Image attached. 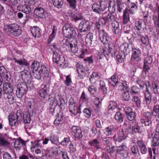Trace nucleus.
I'll use <instances>...</instances> for the list:
<instances>
[{
	"instance_id": "obj_32",
	"label": "nucleus",
	"mask_w": 159,
	"mask_h": 159,
	"mask_svg": "<svg viewBox=\"0 0 159 159\" xmlns=\"http://www.w3.org/2000/svg\"><path fill=\"white\" fill-rule=\"evenodd\" d=\"M140 148L141 152L143 154H145L147 152V149L145 145L141 140H139L137 142Z\"/></svg>"
},
{
	"instance_id": "obj_47",
	"label": "nucleus",
	"mask_w": 159,
	"mask_h": 159,
	"mask_svg": "<svg viewBox=\"0 0 159 159\" xmlns=\"http://www.w3.org/2000/svg\"><path fill=\"white\" fill-rule=\"evenodd\" d=\"M6 101L10 104H13L14 102V99L12 94H7L6 97Z\"/></svg>"
},
{
	"instance_id": "obj_53",
	"label": "nucleus",
	"mask_w": 159,
	"mask_h": 159,
	"mask_svg": "<svg viewBox=\"0 0 159 159\" xmlns=\"http://www.w3.org/2000/svg\"><path fill=\"white\" fill-rule=\"evenodd\" d=\"M72 83L70 75H68L66 77V80L65 81L64 83L67 86L70 85Z\"/></svg>"
},
{
	"instance_id": "obj_37",
	"label": "nucleus",
	"mask_w": 159,
	"mask_h": 159,
	"mask_svg": "<svg viewBox=\"0 0 159 159\" xmlns=\"http://www.w3.org/2000/svg\"><path fill=\"white\" fill-rule=\"evenodd\" d=\"M109 4V2L107 0H101L100 2V7L101 11L105 10Z\"/></svg>"
},
{
	"instance_id": "obj_39",
	"label": "nucleus",
	"mask_w": 159,
	"mask_h": 159,
	"mask_svg": "<svg viewBox=\"0 0 159 159\" xmlns=\"http://www.w3.org/2000/svg\"><path fill=\"white\" fill-rule=\"evenodd\" d=\"M14 60L16 62L20 65H25L27 66L29 65V63L25 59H19L14 58Z\"/></svg>"
},
{
	"instance_id": "obj_50",
	"label": "nucleus",
	"mask_w": 159,
	"mask_h": 159,
	"mask_svg": "<svg viewBox=\"0 0 159 159\" xmlns=\"http://www.w3.org/2000/svg\"><path fill=\"white\" fill-rule=\"evenodd\" d=\"M92 8L94 11L97 13H99L100 11H101L100 5H99L97 4H93L92 6Z\"/></svg>"
},
{
	"instance_id": "obj_59",
	"label": "nucleus",
	"mask_w": 159,
	"mask_h": 159,
	"mask_svg": "<svg viewBox=\"0 0 159 159\" xmlns=\"http://www.w3.org/2000/svg\"><path fill=\"white\" fill-rule=\"evenodd\" d=\"M159 114V105H156L154 106L152 114L155 116H156L157 114Z\"/></svg>"
},
{
	"instance_id": "obj_20",
	"label": "nucleus",
	"mask_w": 159,
	"mask_h": 159,
	"mask_svg": "<svg viewBox=\"0 0 159 159\" xmlns=\"http://www.w3.org/2000/svg\"><path fill=\"white\" fill-rule=\"evenodd\" d=\"M49 91L48 86L47 85H43L41 86V89L39 90V93L42 97L44 98Z\"/></svg>"
},
{
	"instance_id": "obj_19",
	"label": "nucleus",
	"mask_w": 159,
	"mask_h": 159,
	"mask_svg": "<svg viewBox=\"0 0 159 159\" xmlns=\"http://www.w3.org/2000/svg\"><path fill=\"white\" fill-rule=\"evenodd\" d=\"M3 90L6 94L11 93L13 90V87L9 83H5L3 85Z\"/></svg>"
},
{
	"instance_id": "obj_55",
	"label": "nucleus",
	"mask_w": 159,
	"mask_h": 159,
	"mask_svg": "<svg viewBox=\"0 0 159 159\" xmlns=\"http://www.w3.org/2000/svg\"><path fill=\"white\" fill-rule=\"evenodd\" d=\"M152 145L156 146L159 144V138L154 136L152 142Z\"/></svg>"
},
{
	"instance_id": "obj_29",
	"label": "nucleus",
	"mask_w": 159,
	"mask_h": 159,
	"mask_svg": "<svg viewBox=\"0 0 159 159\" xmlns=\"http://www.w3.org/2000/svg\"><path fill=\"white\" fill-rule=\"evenodd\" d=\"M118 77L116 75H113L111 78L108 80L109 84L112 86H115L118 83Z\"/></svg>"
},
{
	"instance_id": "obj_28",
	"label": "nucleus",
	"mask_w": 159,
	"mask_h": 159,
	"mask_svg": "<svg viewBox=\"0 0 159 159\" xmlns=\"http://www.w3.org/2000/svg\"><path fill=\"white\" fill-rule=\"evenodd\" d=\"M35 12L36 15L41 18H46V12L41 7L39 8L35 9Z\"/></svg>"
},
{
	"instance_id": "obj_41",
	"label": "nucleus",
	"mask_w": 159,
	"mask_h": 159,
	"mask_svg": "<svg viewBox=\"0 0 159 159\" xmlns=\"http://www.w3.org/2000/svg\"><path fill=\"white\" fill-rule=\"evenodd\" d=\"M53 5L56 7L61 8L63 3V0H53Z\"/></svg>"
},
{
	"instance_id": "obj_6",
	"label": "nucleus",
	"mask_w": 159,
	"mask_h": 159,
	"mask_svg": "<svg viewBox=\"0 0 159 159\" xmlns=\"http://www.w3.org/2000/svg\"><path fill=\"white\" fill-rule=\"evenodd\" d=\"M41 140H38L35 141L34 142H31L32 145L30 148L31 151L34 152H35L36 154H40L41 152V149L43 148V146L39 143Z\"/></svg>"
},
{
	"instance_id": "obj_11",
	"label": "nucleus",
	"mask_w": 159,
	"mask_h": 159,
	"mask_svg": "<svg viewBox=\"0 0 159 159\" xmlns=\"http://www.w3.org/2000/svg\"><path fill=\"white\" fill-rule=\"evenodd\" d=\"M145 85L146 86V91L144 93L145 102L147 104H149L151 101L150 94L149 92L150 88V84L148 81L145 82Z\"/></svg>"
},
{
	"instance_id": "obj_63",
	"label": "nucleus",
	"mask_w": 159,
	"mask_h": 159,
	"mask_svg": "<svg viewBox=\"0 0 159 159\" xmlns=\"http://www.w3.org/2000/svg\"><path fill=\"white\" fill-rule=\"evenodd\" d=\"M150 89L152 90L154 93H158L157 86L154 82L152 83V87H151Z\"/></svg>"
},
{
	"instance_id": "obj_22",
	"label": "nucleus",
	"mask_w": 159,
	"mask_h": 159,
	"mask_svg": "<svg viewBox=\"0 0 159 159\" xmlns=\"http://www.w3.org/2000/svg\"><path fill=\"white\" fill-rule=\"evenodd\" d=\"M114 52V50L110 47H109V49L107 48H104L101 50V53L104 54L107 59H108L109 55L112 54Z\"/></svg>"
},
{
	"instance_id": "obj_30",
	"label": "nucleus",
	"mask_w": 159,
	"mask_h": 159,
	"mask_svg": "<svg viewBox=\"0 0 159 159\" xmlns=\"http://www.w3.org/2000/svg\"><path fill=\"white\" fill-rule=\"evenodd\" d=\"M103 19L106 22H110L114 20V16L111 13H106L103 15Z\"/></svg>"
},
{
	"instance_id": "obj_1",
	"label": "nucleus",
	"mask_w": 159,
	"mask_h": 159,
	"mask_svg": "<svg viewBox=\"0 0 159 159\" xmlns=\"http://www.w3.org/2000/svg\"><path fill=\"white\" fill-rule=\"evenodd\" d=\"M49 49L53 52V61L56 63L58 66H61L63 67H65L67 66L66 61H65V58L61 56L58 53V50L54 45H51Z\"/></svg>"
},
{
	"instance_id": "obj_61",
	"label": "nucleus",
	"mask_w": 159,
	"mask_h": 159,
	"mask_svg": "<svg viewBox=\"0 0 159 159\" xmlns=\"http://www.w3.org/2000/svg\"><path fill=\"white\" fill-rule=\"evenodd\" d=\"M125 132L126 133H127V134H128L129 133H133V129L132 128L131 126L130 125H128V126L126 128V129L125 130Z\"/></svg>"
},
{
	"instance_id": "obj_7",
	"label": "nucleus",
	"mask_w": 159,
	"mask_h": 159,
	"mask_svg": "<svg viewBox=\"0 0 159 159\" xmlns=\"http://www.w3.org/2000/svg\"><path fill=\"white\" fill-rule=\"evenodd\" d=\"M77 42H76L75 43L72 42H70L68 41H66L64 44L65 48L67 47L69 51L70 52L75 53L78 50V47L77 45Z\"/></svg>"
},
{
	"instance_id": "obj_21",
	"label": "nucleus",
	"mask_w": 159,
	"mask_h": 159,
	"mask_svg": "<svg viewBox=\"0 0 159 159\" xmlns=\"http://www.w3.org/2000/svg\"><path fill=\"white\" fill-rule=\"evenodd\" d=\"M69 108L70 112L74 116H76L81 112L80 109L78 106V104L70 106V107H69Z\"/></svg>"
},
{
	"instance_id": "obj_12",
	"label": "nucleus",
	"mask_w": 159,
	"mask_h": 159,
	"mask_svg": "<svg viewBox=\"0 0 159 159\" xmlns=\"http://www.w3.org/2000/svg\"><path fill=\"white\" fill-rule=\"evenodd\" d=\"M72 134L77 139H81L82 137V131L78 126H73L71 129Z\"/></svg>"
},
{
	"instance_id": "obj_46",
	"label": "nucleus",
	"mask_w": 159,
	"mask_h": 159,
	"mask_svg": "<svg viewBox=\"0 0 159 159\" xmlns=\"http://www.w3.org/2000/svg\"><path fill=\"white\" fill-rule=\"evenodd\" d=\"M115 118L118 122H122L123 118L122 114L120 112H117L115 115Z\"/></svg>"
},
{
	"instance_id": "obj_18",
	"label": "nucleus",
	"mask_w": 159,
	"mask_h": 159,
	"mask_svg": "<svg viewBox=\"0 0 159 159\" xmlns=\"http://www.w3.org/2000/svg\"><path fill=\"white\" fill-rule=\"evenodd\" d=\"M99 37L101 41L104 43H106L110 40V38L106 33L103 30L99 32Z\"/></svg>"
},
{
	"instance_id": "obj_35",
	"label": "nucleus",
	"mask_w": 159,
	"mask_h": 159,
	"mask_svg": "<svg viewBox=\"0 0 159 159\" xmlns=\"http://www.w3.org/2000/svg\"><path fill=\"white\" fill-rule=\"evenodd\" d=\"M89 144L91 146L95 147L97 149H99L100 147L99 145L100 142L97 139H95L90 141L89 142Z\"/></svg>"
},
{
	"instance_id": "obj_54",
	"label": "nucleus",
	"mask_w": 159,
	"mask_h": 159,
	"mask_svg": "<svg viewBox=\"0 0 159 159\" xmlns=\"http://www.w3.org/2000/svg\"><path fill=\"white\" fill-rule=\"evenodd\" d=\"M126 116L128 119L132 121L133 120L135 117V114L134 113L133 111L130 112L129 114H126Z\"/></svg>"
},
{
	"instance_id": "obj_44",
	"label": "nucleus",
	"mask_w": 159,
	"mask_h": 159,
	"mask_svg": "<svg viewBox=\"0 0 159 159\" xmlns=\"http://www.w3.org/2000/svg\"><path fill=\"white\" fill-rule=\"evenodd\" d=\"M22 145L23 144L21 140H17L15 142L14 147L16 150H18L21 148Z\"/></svg>"
},
{
	"instance_id": "obj_58",
	"label": "nucleus",
	"mask_w": 159,
	"mask_h": 159,
	"mask_svg": "<svg viewBox=\"0 0 159 159\" xmlns=\"http://www.w3.org/2000/svg\"><path fill=\"white\" fill-rule=\"evenodd\" d=\"M94 102L97 107H100L101 106L102 100H100L98 98H96L94 100Z\"/></svg>"
},
{
	"instance_id": "obj_2",
	"label": "nucleus",
	"mask_w": 159,
	"mask_h": 159,
	"mask_svg": "<svg viewBox=\"0 0 159 159\" xmlns=\"http://www.w3.org/2000/svg\"><path fill=\"white\" fill-rule=\"evenodd\" d=\"M62 33L65 37L69 39H75L77 36L75 29L68 24H66L63 26Z\"/></svg>"
},
{
	"instance_id": "obj_43",
	"label": "nucleus",
	"mask_w": 159,
	"mask_h": 159,
	"mask_svg": "<svg viewBox=\"0 0 159 159\" xmlns=\"http://www.w3.org/2000/svg\"><path fill=\"white\" fill-rule=\"evenodd\" d=\"M129 20V18L127 10H125L123 13V20L124 23H126Z\"/></svg>"
},
{
	"instance_id": "obj_48",
	"label": "nucleus",
	"mask_w": 159,
	"mask_h": 159,
	"mask_svg": "<svg viewBox=\"0 0 159 159\" xmlns=\"http://www.w3.org/2000/svg\"><path fill=\"white\" fill-rule=\"evenodd\" d=\"M23 118L25 123H29L30 122V115L27 112L25 113L23 115Z\"/></svg>"
},
{
	"instance_id": "obj_60",
	"label": "nucleus",
	"mask_w": 159,
	"mask_h": 159,
	"mask_svg": "<svg viewBox=\"0 0 159 159\" xmlns=\"http://www.w3.org/2000/svg\"><path fill=\"white\" fill-rule=\"evenodd\" d=\"M73 19L78 20H81L82 18V16L80 14L76 13L72 16Z\"/></svg>"
},
{
	"instance_id": "obj_40",
	"label": "nucleus",
	"mask_w": 159,
	"mask_h": 159,
	"mask_svg": "<svg viewBox=\"0 0 159 159\" xmlns=\"http://www.w3.org/2000/svg\"><path fill=\"white\" fill-rule=\"evenodd\" d=\"M129 6L130 7V9L129 10V12L131 14L134 13L137 9L136 5L134 3L131 2Z\"/></svg>"
},
{
	"instance_id": "obj_33",
	"label": "nucleus",
	"mask_w": 159,
	"mask_h": 159,
	"mask_svg": "<svg viewBox=\"0 0 159 159\" xmlns=\"http://www.w3.org/2000/svg\"><path fill=\"white\" fill-rule=\"evenodd\" d=\"M115 131L114 127L111 126L106 127L103 130L104 133L107 136L111 135Z\"/></svg>"
},
{
	"instance_id": "obj_13",
	"label": "nucleus",
	"mask_w": 159,
	"mask_h": 159,
	"mask_svg": "<svg viewBox=\"0 0 159 159\" xmlns=\"http://www.w3.org/2000/svg\"><path fill=\"white\" fill-rule=\"evenodd\" d=\"M52 102L53 103L52 106L56 107L58 105L60 107L61 109H64L65 101L63 99L61 98L59 96H57Z\"/></svg>"
},
{
	"instance_id": "obj_8",
	"label": "nucleus",
	"mask_w": 159,
	"mask_h": 159,
	"mask_svg": "<svg viewBox=\"0 0 159 159\" xmlns=\"http://www.w3.org/2000/svg\"><path fill=\"white\" fill-rule=\"evenodd\" d=\"M131 58V60L132 61L135 62L139 61L141 60L140 57L141 52L139 49L133 48Z\"/></svg>"
},
{
	"instance_id": "obj_3",
	"label": "nucleus",
	"mask_w": 159,
	"mask_h": 159,
	"mask_svg": "<svg viewBox=\"0 0 159 159\" xmlns=\"http://www.w3.org/2000/svg\"><path fill=\"white\" fill-rule=\"evenodd\" d=\"M50 71L49 69L44 65H42L39 69V70L34 74V77L38 80L41 77L45 80L49 78Z\"/></svg>"
},
{
	"instance_id": "obj_64",
	"label": "nucleus",
	"mask_w": 159,
	"mask_h": 159,
	"mask_svg": "<svg viewBox=\"0 0 159 159\" xmlns=\"http://www.w3.org/2000/svg\"><path fill=\"white\" fill-rule=\"evenodd\" d=\"M140 122L142 124L144 123L145 126H149L151 123V121L149 119H148L146 121L144 119L142 118L140 120Z\"/></svg>"
},
{
	"instance_id": "obj_34",
	"label": "nucleus",
	"mask_w": 159,
	"mask_h": 159,
	"mask_svg": "<svg viewBox=\"0 0 159 159\" xmlns=\"http://www.w3.org/2000/svg\"><path fill=\"white\" fill-rule=\"evenodd\" d=\"M93 38V35L92 33H89L86 34L85 40L88 46H90L92 44Z\"/></svg>"
},
{
	"instance_id": "obj_4",
	"label": "nucleus",
	"mask_w": 159,
	"mask_h": 159,
	"mask_svg": "<svg viewBox=\"0 0 159 159\" xmlns=\"http://www.w3.org/2000/svg\"><path fill=\"white\" fill-rule=\"evenodd\" d=\"M27 90L26 84L24 83H21L18 84L16 91V94L17 98H21L25 94Z\"/></svg>"
},
{
	"instance_id": "obj_57",
	"label": "nucleus",
	"mask_w": 159,
	"mask_h": 159,
	"mask_svg": "<svg viewBox=\"0 0 159 159\" xmlns=\"http://www.w3.org/2000/svg\"><path fill=\"white\" fill-rule=\"evenodd\" d=\"M100 85L101 89L103 91L104 93H106L107 92V89L105 87V84L104 81H100Z\"/></svg>"
},
{
	"instance_id": "obj_27",
	"label": "nucleus",
	"mask_w": 159,
	"mask_h": 159,
	"mask_svg": "<svg viewBox=\"0 0 159 159\" xmlns=\"http://www.w3.org/2000/svg\"><path fill=\"white\" fill-rule=\"evenodd\" d=\"M57 26L54 25L52 29V31L51 34L49 37L48 39V43H50L55 39L57 31Z\"/></svg>"
},
{
	"instance_id": "obj_14",
	"label": "nucleus",
	"mask_w": 159,
	"mask_h": 159,
	"mask_svg": "<svg viewBox=\"0 0 159 159\" xmlns=\"http://www.w3.org/2000/svg\"><path fill=\"white\" fill-rule=\"evenodd\" d=\"M127 133L125 131L121 130L117 134H115L113 137L115 140L118 142H121L125 139L127 137Z\"/></svg>"
},
{
	"instance_id": "obj_56",
	"label": "nucleus",
	"mask_w": 159,
	"mask_h": 159,
	"mask_svg": "<svg viewBox=\"0 0 159 159\" xmlns=\"http://www.w3.org/2000/svg\"><path fill=\"white\" fill-rule=\"evenodd\" d=\"M29 74V72L27 70H24L20 72L21 77L23 79H25L27 77Z\"/></svg>"
},
{
	"instance_id": "obj_24",
	"label": "nucleus",
	"mask_w": 159,
	"mask_h": 159,
	"mask_svg": "<svg viewBox=\"0 0 159 159\" xmlns=\"http://www.w3.org/2000/svg\"><path fill=\"white\" fill-rule=\"evenodd\" d=\"M30 31L33 36L35 37H39L41 36L40 29L38 27H31Z\"/></svg>"
},
{
	"instance_id": "obj_25",
	"label": "nucleus",
	"mask_w": 159,
	"mask_h": 159,
	"mask_svg": "<svg viewBox=\"0 0 159 159\" xmlns=\"http://www.w3.org/2000/svg\"><path fill=\"white\" fill-rule=\"evenodd\" d=\"M18 117L16 114H11L9 116V124L11 126H14L17 122Z\"/></svg>"
},
{
	"instance_id": "obj_10",
	"label": "nucleus",
	"mask_w": 159,
	"mask_h": 159,
	"mask_svg": "<svg viewBox=\"0 0 159 159\" xmlns=\"http://www.w3.org/2000/svg\"><path fill=\"white\" fill-rule=\"evenodd\" d=\"M91 25L90 22L85 20L81 21L79 25V29L80 32H85L91 28Z\"/></svg>"
},
{
	"instance_id": "obj_31",
	"label": "nucleus",
	"mask_w": 159,
	"mask_h": 159,
	"mask_svg": "<svg viewBox=\"0 0 159 159\" xmlns=\"http://www.w3.org/2000/svg\"><path fill=\"white\" fill-rule=\"evenodd\" d=\"M112 25L113 28L112 30L115 34H118L120 31L118 23L116 21H114L112 22Z\"/></svg>"
},
{
	"instance_id": "obj_9",
	"label": "nucleus",
	"mask_w": 159,
	"mask_h": 159,
	"mask_svg": "<svg viewBox=\"0 0 159 159\" xmlns=\"http://www.w3.org/2000/svg\"><path fill=\"white\" fill-rule=\"evenodd\" d=\"M129 148L126 146V144L123 143L122 145L117 148V153L122 155L125 158L127 157L128 151Z\"/></svg>"
},
{
	"instance_id": "obj_49",
	"label": "nucleus",
	"mask_w": 159,
	"mask_h": 159,
	"mask_svg": "<svg viewBox=\"0 0 159 159\" xmlns=\"http://www.w3.org/2000/svg\"><path fill=\"white\" fill-rule=\"evenodd\" d=\"M116 3L118 11L120 12L124 7V4L121 0H117Z\"/></svg>"
},
{
	"instance_id": "obj_15",
	"label": "nucleus",
	"mask_w": 159,
	"mask_h": 159,
	"mask_svg": "<svg viewBox=\"0 0 159 159\" xmlns=\"http://www.w3.org/2000/svg\"><path fill=\"white\" fill-rule=\"evenodd\" d=\"M77 69L78 76L80 79L84 78L86 75L85 72L87 71L86 68L82 65L78 64L77 65Z\"/></svg>"
},
{
	"instance_id": "obj_36",
	"label": "nucleus",
	"mask_w": 159,
	"mask_h": 159,
	"mask_svg": "<svg viewBox=\"0 0 159 159\" xmlns=\"http://www.w3.org/2000/svg\"><path fill=\"white\" fill-rule=\"evenodd\" d=\"M100 79L98 73L97 72H94L91 75L89 80L91 82L95 83L96 81Z\"/></svg>"
},
{
	"instance_id": "obj_52",
	"label": "nucleus",
	"mask_w": 159,
	"mask_h": 159,
	"mask_svg": "<svg viewBox=\"0 0 159 159\" xmlns=\"http://www.w3.org/2000/svg\"><path fill=\"white\" fill-rule=\"evenodd\" d=\"M116 105L115 102L113 101L109 102L108 109L109 110H113L116 108Z\"/></svg>"
},
{
	"instance_id": "obj_45",
	"label": "nucleus",
	"mask_w": 159,
	"mask_h": 159,
	"mask_svg": "<svg viewBox=\"0 0 159 159\" xmlns=\"http://www.w3.org/2000/svg\"><path fill=\"white\" fill-rule=\"evenodd\" d=\"M126 55L122 54H121V53L118 54L116 56V59L118 62L119 63L122 62L124 60V59L125 58Z\"/></svg>"
},
{
	"instance_id": "obj_62",
	"label": "nucleus",
	"mask_w": 159,
	"mask_h": 159,
	"mask_svg": "<svg viewBox=\"0 0 159 159\" xmlns=\"http://www.w3.org/2000/svg\"><path fill=\"white\" fill-rule=\"evenodd\" d=\"M70 141V139L69 138H65L61 142V144L63 146H66L68 144Z\"/></svg>"
},
{
	"instance_id": "obj_16",
	"label": "nucleus",
	"mask_w": 159,
	"mask_h": 159,
	"mask_svg": "<svg viewBox=\"0 0 159 159\" xmlns=\"http://www.w3.org/2000/svg\"><path fill=\"white\" fill-rule=\"evenodd\" d=\"M30 6L27 3L24 5H21L17 7V10L21 11L26 14H28L31 11Z\"/></svg>"
},
{
	"instance_id": "obj_51",
	"label": "nucleus",
	"mask_w": 159,
	"mask_h": 159,
	"mask_svg": "<svg viewBox=\"0 0 159 159\" xmlns=\"http://www.w3.org/2000/svg\"><path fill=\"white\" fill-rule=\"evenodd\" d=\"M121 85L119 87V89H123L124 90H129V87L127 86L126 82L124 81H122Z\"/></svg>"
},
{
	"instance_id": "obj_38",
	"label": "nucleus",
	"mask_w": 159,
	"mask_h": 159,
	"mask_svg": "<svg viewBox=\"0 0 159 159\" xmlns=\"http://www.w3.org/2000/svg\"><path fill=\"white\" fill-rule=\"evenodd\" d=\"M136 27L139 31L142 29H143L145 27V25L142 20H139L136 23Z\"/></svg>"
},
{
	"instance_id": "obj_17",
	"label": "nucleus",
	"mask_w": 159,
	"mask_h": 159,
	"mask_svg": "<svg viewBox=\"0 0 159 159\" xmlns=\"http://www.w3.org/2000/svg\"><path fill=\"white\" fill-rule=\"evenodd\" d=\"M152 62V58L150 56H147L144 59V61L143 71H147L149 69L151 64Z\"/></svg>"
},
{
	"instance_id": "obj_26",
	"label": "nucleus",
	"mask_w": 159,
	"mask_h": 159,
	"mask_svg": "<svg viewBox=\"0 0 159 159\" xmlns=\"http://www.w3.org/2000/svg\"><path fill=\"white\" fill-rule=\"evenodd\" d=\"M40 63L37 61H33L31 65V68L32 71V74L34 77V74L39 70V69L40 66Z\"/></svg>"
},
{
	"instance_id": "obj_5",
	"label": "nucleus",
	"mask_w": 159,
	"mask_h": 159,
	"mask_svg": "<svg viewBox=\"0 0 159 159\" xmlns=\"http://www.w3.org/2000/svg\"><path fill=\"white\" fill-rule=\"evenodd\" d=\"M8 27L10 33L15 36H19L22 33L21 27L17 24L10 25Z\"/></svg>"
},
{
	"instance_id": "obj_42",
	"label": "nucleus",
	"mask_w": 159,
	"mask_h": 159,
	"mask_svg": "<svg viewBox=\"0 0 159 159\" xmlns=\"http://www.w3.org/2000/svg\"><path fill=\"white\" fill-rule=\"evenodd\" d=\"M129 89L125 90L126 91L124 92L122 94V98L125 101H128L130 99L129 93Z\"/></svg>"
},
{
	"instance_id": "obj_23",
	"label": "nucleus",
	"mask_w": 159,
	"mask_h": 159,
	"mask_svg": "<svg viewBox=\"0 0 159 159\" xmlns=\"http://www.w3.org/2000/svg\"><path fill=\"white\" fill-rule=\"evenodd\" d=\"M120 49L123 54L126 55L128 54L130 51L129 44L126 42L123 43L120 46Z\"/></svg>"
}]
</instances>
